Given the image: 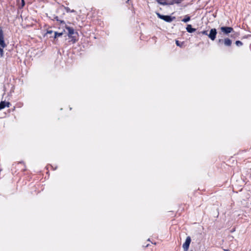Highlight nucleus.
Instances as JSON below:
<instances>
[{"instance_id":"nucleus-17","label":"nucleus","mask_w":251,"mask_h":251,"mask_svg":"<svg viewBox=\"0 0 251 251\" xmlns=\"http://www.w3.org/2000/svg\"><path fill=\"white\" fill-rule=\"evenodd\" d=\"M235 44L237 46H242L243 45V43L242 42H241L240 41H236L235 42Z\"/></svg>"},{"instance_id":"nucleus-12","label":"nucleus","mask_w":251,"mask_h":251,"mask_svg":"<svg viewBox=\"0 0 251 251\" xmlns=\"http://www.w3.org/2000/svg\"><path fill=\"white\" fill-rule=\"evenodd\" d=\"M6 104V101H1L0 103V110L2 109L5 107V104Z\"/></svg>"},{"instance_id":"nucleus-16","label":"nucleus","mask_w":251,"mask_h":251,"mask_svg":"<svg viewBox=\"0 0 251 251\" xmlns=\"http://www.w3.org/2000/svg\"><path fill=\"white\" fill-rule=\"evenodd\" d=\"M54 19L57 21L60 22L61 24H65L64 21L62 20H60L57 16H55L54 17Z\"/></svg>"},{"instance_id":"nucleus-1","label":"nucleus","mask_w":251,"mask_h":251,"mask_svg":"<svg viewBox=\"0 0 251 251\" xmlns=\"http://www.w3.org/2000/svg\"><path fill=\"white\" fill-rule=\"evenodd\" d=\"M6 47L4 40L3 32L1 28L0 27V56H3V48Z\"/></svg>"},{"instance_id":"nucleus-6","label":"nucleus","mask_w":251,"mask_h":251,"mask_svg":"<svg viewBox=\"0 0 251 251\" xmlns=\"http://www.w3.org/2000/svg\"><path fill=\"white\" fill-rule=\"evenodd\" d=\"M221 30L225 34H227L231 32L233 30V29L231 27L222 26L221 27Z\"/></svg>"},{"instance_id":"nucleus-18","label":"nucleus","mask_w":251,"mask_h":251,"mask_svg":"<svg viewBox=\"0 0 251 251\" xmlns=\"http://www.w3.org/2000/svg\"><path fill=\"white\" fill-rule=\"evenodd\" d=\"M176 44L177 46L180 47H182V46L183 45V43H180L178 40L176 41Z\"/></svg>"},{"instance_id":"nucleus-21","label":"nucleus","mask_w":251,"mask_h":251,"mask_svg":"<svg viewBox=\"0 0 251 251\" xmlns=\"http://www.w3.org/2000/svg\"><path fill=\"white\" fill-rule=\"evenodd\" d=\"M22 6H24L25 5V1H24V0H22Z\"/></svg>"},{"instance_id":"nucleus-13","label":"nucleus","mask_w":251,"mask_h":251,"mask_svg":"<svg viewBox=\"0 0 251 251\" xmlns=\"http://www.w3.org/2000/svg\"><path fill=\"white\" fill-rule=\"evenodd\" d=\"M180 1L178 0H171V2L168 3L169 4H173L174 3H179Z\"/></svg>"},{"instance_id":"nucleus-10","label":"nucleus","mask_w":251,"mask_h":251,"mask_svg":"<svg viewBox=\"0 0 251 251\" xmlns=\"http://www.w3.org/2000/svg\"><path fill=\"white\" fill-rule=\"evenodd\" d=\"M190 20V16L188 15H186L184 19L182 20V22L184 23H187L189 22Z\"/></svg>"},{"instance_id":"nucleus-7","label":"nucleus","mask_w":251,"mask_h":251,"mask_svg":"<svg viewBox=\"0 0 251 251\" xmlns=\"http://www.w3.org/2000/svg\"><path fill=\"white\" fill-rule=\"evenodd\" d=\"M224 44L226 47H230L232 44V41L228 38H225L224 39Z\"/></svg>"},{"instance_id":"nucleus-5","label":"nucleus","mask_w":251,"mask_h":251,"mask_svg":"<svg viewBox=\"0 0 251 251\" xmlns=\"http://www.w3.org/2000/svg\"><path fill=\"white\" fill-rule=\"evenodd\" d=\"M191 238L190 236L187 237L185 243L183 244L182 247L184 250V251H187L188 250L189 247L190 243H191Z\"/></svg>"},{"instance_id":"nucleus-2","label":"nucleus","mask_w":251,"mask_h":251,"mask_svg":"<svg viewBox=\"0 0 251 251\" xmlns=\"http://www.w3.org/2000/svg\"><path fill=\"white\" fill-rule=\"evenodd\" d=\"M65 27H66V29L68 31V37L71 39V41L73 43H75L76 40L75 38V37L73 36V35L75 33L74 28L73 27H70L69 26H66Z\"/></svg>"},{"instance_id":"nucleus-3","label":"nucleus","mask_w":251,"mask_h":251,"mask_svg":"<svg viewBox=\"0 0 251 251\" xmlns=\"http://www.w3.org/2000/svg\"><path fill=\"white\" fill-rule=\"evenodd\" d=\"M156 15L159 18L168 23L172 22L174 19H176L175 17H171V16L169 15H163L159 13H156Z\"/></svg>"},{"instance_id":"nucleus-9","label":"nucleus","mask_w":251,"mask_h":251,"mask_svg":"<svg viewBox=\"0 0 251 251\" xmlns=\"http://www.w3.org/2000/svg\"><path fill=\"white\" fill-rule=\"evenodd\" d=\"M167 0H156L157 2L160 4L165 5L168 4V2H167Z\"/></svg>"},{"instance_id":"nucleus-22","label":"nucleus","mask_w":251,"mask_h":251,"mask_svg":"<svg viewBox=\"0 0 251 251\" xmlns=\"http://www.w3.org/2000/svg\"><path fill=\"white\" fill-rule=\"evenodd\" d=\"M52 32H53V31H51V30H50V31H48L47 32V33H49V34H51Z\"/></svg>"},{"instance_id":"nucleus-8","label":"nucleus","mask_w":251,"mask_h":251,"mask_svg":"<svg viewBox=\"0 0 251 251\" xmlns=\"http://www.w3.org/2000/svg\"><path fill=\"white\" fill-rule=\"evenodd\" d=\"M186 29L187 31L189 33H193L196 30L195 28H192V25H187Z\"/></svg>"},{"instance_id":"nucleus-4","label":"nucleus","mask_w":251,"mask_h":251,"mask_svg":"<svg viewBox=\"0 0 251 251\" xmlns=\"http://www.w3.org/2000/svg\"><path fill=\"white\" fill-rule=\"evenodd\" d=\"M217 34V30L216 28H212L208 34V37L212 40L214 41L216 39V35Z\"/></svg>"},{"instance_id":"nucleus-14","label":"nucleus","mask_w":251,"mask_h":251,"mask_svg":"<svg viewBox=\"0 0 251 251\" xmlns=\"http://www.w3.org/2000/svg\"><path fill=\"white\" fill-rule=\"evenodd\" d=\"M64 9H65L66 11L67 12V13H69V12H75V10H71V9H70L69 7H64Z\"/></svg>"},{"instance_id":"nucleus-15","label":"nucleus","mask_w":251,"mask_h":251,"mask_svg":"<svg viewBox=\"0 0 251 251\" xmlns=\"http://www.w3.org/2000/svg\"><path fill=\"white\" fill-rule=\"evenodd\" d=\"M224 44V40L222 39H220L217 41V44L219 46H220L222 44Z\"/></svg>"},{"instance_id":"nucleus-20","label":"nucleus","mask_w":251,"mask_h":251,"mask_svg":"<svg viewBox=\"0 0 251 251\" xmlns=\"http://www.w3.org/2000/svg\"><path fill=\"white\" fill-rule=\"evenodd\" d=\"M10 103L9 102H6V104H5V107H9L10 106Z\"/></svg>"},{"instance_id":"nucleus-19","label":"nucleus","mask_w":251,"mask_h":251,"mask_svg":"<svg viewBox=\"0 0 251 251\" xmlns=\"http://www.w3.org/2000/svg\"><path fill=\"white\" fill-rule=\"evenodd\" d=\"M200 33H201L202 34L206 35H207V36H208V33H207V31H206V30L202 31H201L200 32Z\"/></svg>"},{"instance_id":"nucleus-11","label":"nucleus","mask_w":251,"mask_h":251,"mask_svg":"<svg viewBox=\"0 0 251 251\" xmlns=\"http://www.w3.org/2000/svg\"><path fill=\"white\" fill-rule=\"evenodd\" d=\"M63 35V32L58 33L57 32H55L54 33V38L56 39L57 37H60Z\"/></svg>"}]
</instances>
